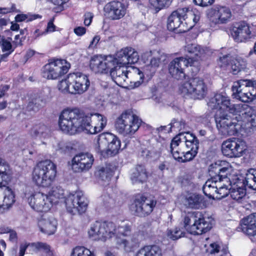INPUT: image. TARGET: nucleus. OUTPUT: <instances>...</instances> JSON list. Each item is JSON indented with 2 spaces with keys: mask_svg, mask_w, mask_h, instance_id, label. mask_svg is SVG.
Masks as SVG:
<instances>
[{
  "mask_svg": "<svg viewBox=\"0 0 256 256\" xmlns=\"http://www.w3.org/2000/svg\"><path fill=\"white\" fill-rule=\"evenodd\" d=\"M106 118L99 114H85L78 108H66L60 113L58 126L64 133L74 135L82 132L90 134L100 132L106 126Z\"/></svg>",
  "mask_w": 256,
  "mask_h": 256,
  "instance_id": "1",
  "label": "nucleus"
},
{
  "mask_svg": "<svg viewBox=\"0 0 256 256\" xmlns=\"http://www.w3.org/2000/svg\"><path fill=\"white\" fill-rule=\"evenodd\" d=\"M56 174V166L50 160L37 164L32 174V182L38 186L47 188L54 182Z\"/></svg>",
  "mask_w": 256,
  "mask_h": 256,
  "instance_id": "2",
  "label": "nucleus"
},
{
  "mask_svg": "<svg viewBox=\"0 0 256 256\" xmlns=\"http://www.w3.org/2000/svg\"><path fill=\"white\" fill-rule=\"evenodd\" d=\"M231 170L232 168L229 164L226 161L218 160L211 164L208 168L209 174L211 178L206 182L205 188L206 190L207 186H210V182L222 181L228 184L238 180L239 176L230 174Z\"/></svg>",
  "mask_w": 256,
  "mask_h": 256,
  "instance_id": "3",
  "label": "nucleus"
},
{
  "mask_svg": "<svg viewBox=\"0 0 256 256\" xmlns=\"http://www.w3.org/2000/svg\"><path fill=\"white\" fill-rule=\"evenodd\" d=\"M120 148V142L118 138L111 133L100 134L94 146L95 150L104 158L116 154Z\"/></svg>",
  "mask_w": 256,
  "mask_h": 256,
  "instance_id": "4",
  "label": "nucleus"
},
{
  "mask_svg": "<svg viewBox=\"0 0 256 256\" xmlns=\"http://www.w3.org/2000/svg\"><path fill=\"white\" fill-rule=\"evenodd\" d=\"M244 186L256 190V170H248L246 174L244 180L240 179L238 177V180L232 182L230 192L232 198L240 202L246 194Z\"/></svg>",
  "mask_w": 256,
  "mask_h": 256,
  "instance_id": "5",
  "label": "nucleus"
},
{
  "mask_svg": "<svg viewBox=\"0 0 256 256\" xmlns=\"http://www.w3.org/2000/svg\"><path fill=\"white\" fill-rule=\"evenodd\" d=\"M215 121L219 132L223 136H234L239 134L241 130L238 116L231 118L224 112H216Z\"/></svg>",
  "mask_w": 256,
  "mask_h": 256,
  "instance_id": "6",
  "label": "nucleus"
},
{
  "mask_svg": "<svg viewBox=\"0 0 256 256\" xmlns=\"http://www.w3.org/2000/svg\"><path fill=\"white\" fill-rule=\"evenodd\" d=\"M179 90L185 98L200 100L205 96L207 86L202 78L196 77L184 82Z\"/></svg>",
  "mask_w": 256,
  "mask_h": 256,
  "instance_id": "7",
  "label": "nucleus"
},
{
  "mask_svg": "<svg viewBox=\"0 0 256 256\" xmlns=\"http://www.w3.org/2000/svg\"><path fill=\"white\" fill-rule=\"evenodd\" d=\"M234 98L244 102H249L256 98V88L254 82L241 79L234 82L232 88Z\"/></svg>",
  "mask_w": 256,
  "mask_h": 256,
  "instance_id": "8",
  "label": "nucleus"
},
{
  "mask_svg": "<svg viewBox=\"0 0 256 256\" xmlns=\"http://www.w3.org/2000/svg\"><path fill=\"white\" fill-rule=\"evenodd\" d=\"M141 120L138 116L126 112L122 113L116 120L115 127L124 136H131L139 128Z\"/></svg>",
  "mask_w": 256,
  "mask_h": 256,
  "instance_id": "9",
  "label": "nucleus"
},
{
  "mask_svg": "<svg viewBox=\"0 0 256 256\" xmlns=\"http://www.w3.org/2000/svg\"><path fill=\"white\" fill-rule=\"evenodd\" d=\"M131 228L128 224H122L116 226L114 236L116 244L126 252H130L138 244V240L134 235H130Z\"/></svg>",
  "mask_w": 256,
  "mask_h": 256,
  "instance_id": "10",
  "label": "nucleus"
},
{
  "mask_svg": "<svg viewBox=\"0 0 256 256\" xmlns=\"http://www.w3.org/2000/svg\"><path fill=\"white\" fill-rule=\"evenodd\" d=\"M65 204L68 212L72 214L84 213L88 206V200L80 191L70 194L66 198Z\"/></svg>",
  "mask_w": 256,
  "mask_h": 256,
  "instance_id": "11",
  "label": "nucleus"
},
{
  "mask_svg": "<svg viewBox=\"0 0 256 256\" xmlns=\"http://www.w3.org/2000/svg\"><path fill=\"white\" fill-rule=\"evenodd\" d=\"M70 64L65 60L57 59L46 64L42 76L47 79H56L68 72Z\"/></svg>",
  "mask_w": 256,
  "mask_h": 256,
  "instance_id": "12",
  "label": "nucleus"
},
{
  "mask_svg": "<svg viewBox=\"0 0 256 256\" xmlns=\"http://www.w3.org/2000/svg\"><path fill=\"white\" fill-rule=\"evenodd\" d=\"M246 149L245 142L239 138H230L224 141L222 144L223 154L230 158L241 156Z\"/></svg>",
  "mask_w": 256,
  "mask_h": 256,
  "instance_id": "13",
  "label": "nucleus"
},
{
  "mask_svg": "<svg viewBox=\"0 0 256 256\" xmlns=\"http://www.w3.org/2000/svg\"><path fill=\"white\" fill-rule=\"evenodd\" d=\"M156 204V200L152 198L142 194L138 195L134 204V212L139 216H145L152 212Z\"/></svg>",
  "mask_w": 256,
  "mask_h": 256,
  "instance_id": "14",
  "label": "nucleus"
},
{
  "mask_svg": "<svg viewBox=\"0 0 256 256\" xmlns=\"http://www.w3.org/2000/svg\"><path fill=\"white\" fill-rule=\"evenodd\" d=\"M28 202L32 209L40 212L48 211L52 206L48 195L40 192L32 194L28 196Z\"/></svg>",
  "mask_w": 256,
  "mask_h": 256,
  "instance_id": "15",
  "label": "nucleus"
},
{
  "mask_svg": "<svg viewBox=\"0 0 256 256\" xmlns=\"http://www.w3.org/2000/svg\"><path fill=\"white\" fill-rule=\"evenodd\" d=\"M112 55H95L90 60V67L96 74H106L112 66Z\"/></svg>",
  "mask_w": 256,
  "mask_h": 256,
  "instance_id": "16",
  "label": "nucleus"
},
{
  "mask_svg": "<svg viewBox=\"0 0 256 256\" xmlns=\"http://www.w3.org/2000/svg\"><path fill=\"white\" fill-rule=\"evenodd\" d=\"M139 60L138 52L131 47H126L118 51L114 56L112 66L114 64L127 67L129 64L136 63Z\"/></svg>",
  "mask_w": 256,
  "mask_h": 256,
  "instance_id": "17",
  "label": "nucleus"
},
{
  "mask_svg": "<svg viewBox=\"0 0 256 256\" xmlns=\"http://www.w3.org/2000/svg\"><path fill=\"white\" fill-rule=\"evenodd\" d=\"M232 182L228 183L222 182H216L211 183L210 186H208V188H205V184L203 186L204 193L207 196L211 197L212 195L218 200H221L226 197L230 192V187Z\"/></svg>",
  "mask_w": 256,
  "mask_h": 256,
  "instance_id": "18",
  "label": "nucleus"
},
{
  "mask_svg": "<svg viewBox=\"0 0 256 256\" xmlns=\"http://www.w3.org/2000/svg\"><path fill=\"white\" fill-rule=\"evenodd\" d=\"M208 16L211 22L215 24H222L230 20L232 14L229 8L217 6L209 10Z\"/></svg>",
  "mask_w": 256,
  "mask_h": 256,
  "instance_id": "19",
  "label": "nucleus"
},
{
  "mask_svg": "<svg viewBox=\"0 0 256 256\" xmlns=\"http://www.w3.org/2000/svg\"><path fill=\"white\" fill-rule=\"evenodd\" d=\"M174 12L186 24V28L182 30L184 32L192 29L200 20V16L198 12L195 14L186 7L179 8Z\"/></svg>",
  "mask_w": 256,
  "mask_h": 256,
  "instance_id": "20",
  "label": "nucleus"
},
{
  "mask_svg": "<svg viewBox=\"0 0 256 256\" xmlns=\"http://www.w3.org/2000/svg\"><path fill=\"white\" fill-rule=\"evenodd\" d=\"M70 74V94H80L88 90L90 82L86 75L80 73H72Z\"/></svg>",
  "mask_w": 256,
  "mask_h": 256,
  "instance_id": "21",
  "label": "nucleus"
},
{
  "mask_svg": "<svg viewBox=\"0 0 256 256\" xmlns=\"http://www.w3.org/2000/svg\"><path fill=\"white\" fill-rule=\"evenodd\" d=\"M94 158L90 153H81L76 154L72 160V169L76 172L89 170L94 162Z\"/></svg>",
  "mask_w": 256,
  "mask_h": 256,
  "instance_id": "22",
  "label": "nucleus"
},
{
  "mask_svg": "<svg viewBox=\"0 0 256 256\" xmlns=\"http://www.w3.org/2000/svg\"><path fill=\"white\" fill-rule=\"evenodd\" d=\"M192 66L189 60L184 57L177 58L170 62L168 65L170 74L174 78L179 80L185 77L184 68L188 66Z\"/></svg>",
  "mask_w": 256,
  "mask_h": 256,
  "instance_id": "23",
  "label": "nucleus"
},
{
  "mask_svg": "<svg viewBox=\"0 0 256 256\" xmlns=\"http://www.w3.org/2000/svg\"><path fill=\"white\" fill-rule=\"evenodd\" d=\"M104 14L112 20H118L123 18L126 12V6L120 2L112 1L104 7Z\"/></svg>",
  "mask_w": 256,
  "mask_h": 256,
  "instance_id": "24",
  "label": "nucleus"
},
{
  "mask_svg": "<svg viewBox=\"0 0 256 256\" xmlns=\"http://www.w3.org/2000/svg\"><path fill=\"white\" fill-rule=\"evenodd\" d=\"M230 34L236 42H242L251 37L249 25L245 22L234 24L230 29Z\"/></svg>",
  "mask_w": 256,
  "mask_h": 256,
  "instance_id": "25",
  "label": "nucleus"
},
{
  "mask_svg": "<svg viewBox=\"0 0 256 256\" xmlns=\"http://www.w3.org/2000/svg\"><path fill=\"white\" fill-rule=\"evenodd\" d=\"M212 228V220L204 218L199 213L195 222L188 229V232L192 234H202L208 232Z\"/></svg>",
  "mask_w": 256,
  "mask_h": 256,
  "instance_id": "26",
  "label": "nucleus"
},
{
  "mask_svg": "<svg viewBox=\"0 0 256 256\" xmlns=\"http://www.w3.org/2000/svg\"><path fill=\"white\" fill-rule=\"evenodd\" d=\"M15 196L14 192L9 187L4 184L0 188V214L8 210L15 202Z\"/></svg>",
  "mask_w": 256,
  "mask_h": 256,
  "instance_id": "27",
  "label": "nucleus"
},
{
  "mask_svg": "<svg viewBox=\"0 0 256 256\" xmlns=\"http://www.w3.org/2000/svg\"><path fill=\"white\" fill-rule=\"evenodd\" d=\"M239 124L242 126L239 134L244 136L253 133L256 130V110L254 109L250 114L239 119Z\"/></svg>",
  "mask_w": 256,
  "mask_h": 256,
  "instance_id": "28",
  "label": "nucleus"
},
{
  "mask_svg": "<svg viewBox=\"0 0 256 256\" xmlns=\"http://www.w3.org/2000/svg\"><path fill=\"white\" fill-rule=\"evenodd\" d=\"M230 102V98L226 94H216L210 99L208 106L212 109L218 110L216 112H224L227 110Z\"/></svg>",
  "mask_w": 256,
  "mask_h": 256,
  "instance_id": "29",
  "label": "nucleus"
},
{
  "mask_svg": "<svg viewBox=\"0 0 256 256\" xmlns=\"http://www.w3.org/2000/svg\"><path fill=\"white\" fill-rule=\"evenodd\" d=\"M114 68L110 70V74L114 82L118 86H122L128 78L129 73L126 67L114 64Z\"/></svg>",
  "mask_w": 256,
  "mask_h": 256,
  "instance_id": "30",
  "label": "nucleus"
},
{
  "mask_svg": "<svg viewBox=\"0 0 256 256\" xmlns=\"http://www.w3.org/2000/svg\"><path fill=\"white\" fill-rule=\"evenodd\" d=\"M184 204L188 208L193 209L202 208L204 206V197L196 193H190L185 196Z\"/></svg>",
  "mask_w": 256,
  "mask_h": 256,
  "instance_id": "31",
  "label": "nucleus"
},
{
  "mask_svg": "<svg viewBox=\"0 0 256 256\" xmlns=\"http://www.w3.org/2000/svg\"><path fill=\"white\" fill-rule=\"evenodd\" d=\"M30 136L34 138L40 140L43 144H46L44 141L50 137V130L46 126L39 124L34 126L29 132Z\"/></svg>",
  "mask_w": 256,
  "mask_h": 256,
  "instance_id": "32",
  "label": "nucleus"
},
{
  "mask_svg": "<svg viewBox=\"0 0 256 256\" xmlns=\"http://www.w3.org/2000/svg\"><path fill=\"white\" fill-rule=\"evenodd\" d=\"M106 222H96L92 224L88 232V235L94 240H100L105 242Z\"/></svg>",
  "mask_w": 256,
  "mask_h": 256,
  "instance_id": "33",
  "label": "nucleus"
},
{
  "mask_svg": "<svg viewBox=\"0 0 256 256\" xmlns=\"http://www.w3.org/2000/svg\"><path fill=\"white\" fill-rule=\"evenodd\" d=\"M242 230L250 236L256 235V213L244 218L240 224Z\"/></svg>",
  "mask_w": 256,
  "mask_h": 256,
  "instance_id": "34",
  "label": "nucleus"
},
{
  "mask_svg": "<svg viewBox=\"0 0 256 256\" xmlns=\"http://www.w3.org/2000/svg\"><path fill=\"white\" fill-rule=\"evenodd\" d=\"M56 220L53 217L42 218L38 222L40 230L44 234L50 235L56 231Z\"/></svg>",
  "mask_w": 256,
  "mask_h": 256,
  "instance_id": "35",
  "label": "nucleus"
},
{
  "mask_svg": "<svg viewBox=\"0 0 256 256\" xmlns=\"http://www.w3.org/2000/svg\"><path fill=\"white\" fill-rule=\"evenodd\" d=\"M184 51L190 54V58H187L192 64H194V61H198L204 56V50L200 46L195 44H190L184 47Z\"/></svg>",
  "mask_w": 256,
  "mask_h": 256,
  "instance_id": "36",
  "label": "nucleus"
},
{
  "mask_svg": "<svg viewBox=\"0 0 256 256\" xmlns=\"http://www.w3.org/2000/svg\"><path fill=\"white\" fill-rule=\"evenodd\" d=\"M252 108L245 104H232L230 102L227 110L231 114L238 115V119H242L247 114H250L253 112Z\"/></svg>",
  "mask_w": 256,
  "mask_h": 256,
  "instance_id": "37",
  "label": "nucleus"
},
{
  "mask_svg": "<svg viewBox=\"0 0 256 256\" xmlns=\"http://www.w3.org/2000/svg\"><path fill=\"white\" fill-rule=\"evenodd\" d=\"M148 177V172L144 166L138 165L132 170L130 178L133 184H142L146 181Z\"/></svg>",
  "mask_w": 256,
  "mask_h": 256,
  "instance_id": "38",
  "label": "nucleus"
},
{
  "mask_svg": "<svg viewBox=\"0 0 256 256\" xmlns=\"http://www.w3.org/2000/svg\"><path fill=\"white\" fill-rule=\"evenodd\" d=\"M12 174L10 166L2 158H0V187L6 184L10 180Z\"/></svg>",
  "mask_w": 256,
  "mask_h": 256,
  "instance_id": "39",
  "label": "nucleus"
},
{
  "mask_svg": "<svg viewBox=\"0 0 256 256\" xmlns=\"http://www.w3.org/2000/svg\"><path fill=\"white\" fill-rule=\"evenodd\" d=\"M135 256H163L162 249L156 245L146 246L140 248Z\"/></svg>",
  "mask_w": 256,
  "mask_h": 256,
  "instance_id": "40",
  "label": "nucleus"
},
{
  "mask_svg": "<svg viewBox=\"0 0 256 256\" xmlns=\"http://www.w3.org/2000/svg\"><path fill=\"white\" fill-rule=\"evenodd\" d=\"M183 134H180L174 137L170 143V151L174 158L178 162H182V156L184 151L180 152L178 146L182 143L181 136Z\"/></svg>",
  "mask_w": 256,
  "mask_h": 256,
  "instance_id": "41",
  "label": "nucleus"
},
{
  "mask_svg": "<svg viewBox=\"0 0 256 256\" xmlns=\"http://www.w3.org/2000/svg\"><path fill=\"white\" fill-rule=\"evenodd\" d=\"M167 26L170 31H173L178 28H180V30L182 31V30L186 28V24L176 14L172 12L168 18Z\"/></svg>",
  "mask_w": 256,
  "mask_h": 256,
  "instance_id": "42",
  "label": "nucleus"
},
{
  "mask_svg": "<svg viewBox=\"0 0 256 256\" xmlns=\"http://www.w3.org/2000/svg\"><path fill=\"white\" fill-rule=\"evenodd\" d=\"M41 253L42 256H54L53 250L50 245L45 242H36L26 244Z\"/></svg>",
  "mask_w": 256,
  "mask_h": 256,
  "instance_id": "43",
  "label": "nucleus"
},
{
  "mask_svg": "<svg viewBox=\"0 0 256 256\" xmlns=\"http://www.w3.org/2000/svg\"><path fill=\"white\" fill-rule=\"evenodd\" d=\"M186 150L197 152L198 148V141L193 134H186V136H182Z\"/></svg>",
  "mask_w": 256,
  "mask_h": 256,
  "instance_id": "44",
  "label": "nucleus"
},
{
  "mask_svg": "<svg viewBox=\"0 0 256 256\" xmlns=\"http://www.w3.org/2000/svg\"><path fill=\"white\" fill-rule=\"evenodd\" d=\"M52 204L58 202V200L64 197V190L60 186L52 187L47 194Z\"/></svg>",
  "mask_w": 256,
  "mask_h": 256,
  "instance_id": "45",
  "label": "nucleus"
},
{
  "mask_svg": "<svg viewBox=\"0 0 256 256\" xmlns=\"http://www.w3.org/2000/svg\"><path fill=\"white\" fill-rule=\"evenodd\" d=\"M205 247L207 253L216 255V256H223L226 254V250L221 249L220 246L217 242H212L208 246L205 244Z\"/></svg>",
  "mask_w": 256,
  "mask_h": 256,
  "instance_id": "46",
  "label": "nucleus"
},
{
  "mask_svg": "<svg viewBox=\"0 0 256 256\" xmlns=\"http://www.w3.org/2000/svg\"><path fill=\"white\" fill-rule=\"evenodd\" d=\"M246 68V61L240 58H234L230 66V68L232 70L234 74H238L240 72L244 69Z\"/></svg>",
  "mask_w": 256,
  "mask_h": 256,
  "instance_id": "47",
  "label": "nucleus"
},
{
  "mask_svg": "<svg viewBox=\"0 0 256 256\" xmlns=\"http://www.w3.org/2000/svg\"><path fill=\"white\" fill-rule=\"evenodd\" d=\"M0 46L3 52H6L2 55V58L7 57L14 51L16 46L13 47L10 42L6 40L4 36H0Z\"/></svg>",
  "mask_w": 256,
  "mask_h": 256,
  "instance_id": "48",
  "label": "nucleus"
},
{
  "mask_svg": "<svg viewBox=\"0 0 256 256\" xmlns=\"http://www.w3.org/2000/svg\"><path fill=\"white\" fill-rule=\"evenodd\" d=\"M71 74H69L66 78L60 81L58 84V88L59 90L64 94L70 93L71 90Z\"/></svg>",
  "mask_w": 256,
  "mask_h": 256,
  "instance_id": "49",
  "label": "nucleus"
},
{
  "mask_svg": "<svg viewBox=\"0 0 256 256\" xmlns=\"http://www.w3.org/2000/svg\"><path fill=\"white\" fill-rule=\"evenodd\" d=\"M166 235L168 238L174 240L184 236V232L182 228L176 227L168 229L166 232Z\"/></svg>",
  "mask_w": 256,
  "mask_h": 256,
  "instance_id": "50",
  "label": "nucleus"
},
{
  "mask_svg": "<svg viewBox=\"0 0 256 256\" xmlns=\"http://www.w3.org/2000/svg\"><path fill=\"white\" fill-rule=\"evenodd\" d=\"M199 212H188L186 214L184 218V228L188 232V229L191 226L192 222H195Z\"/></svg>",
  "mask_w": 256,
  "mask_h": 256,
  "instance_id": "51",
  "label": "nucleus"
},
{
  "mask_svg": "<svg viewBox=\"0 0 256 256\" xmlns=\"http://www.w3.org/2000/svg\"><path fill=\"white\" fill-rule=\"evenodd\" d=\"M44 104V102L40 97H36L29 102L27 108L30 111L36 112L43 106Z\"/></svg>",
  "mask_w": 256,
  "mask_h": 256,
  "instance_id": "52",
  "label": "nucleus"
},
{
  "mask_svg": "<svg viewBox=\"0 0 256 256\" xmlns=\"http://www.w3.org/2000/svg\"><path fill=\"white\" fill-rule=\"evenodd\" d=\"M70 256H94L90 250L84 246H76L71 253Z\"/></svg>",
  "mask_w": 256,
  "mask_h": 256,
  "instance_id": "53",
  "label": "nucleus"
},
{
  "mask_svg": "<svg viewBox=\"0 0 256 256\" xmlns=\"http://www.w3.org/2000/svg\"><path fill=\"white\" fill-rule=\"evenodd\" d=\"M113 174L112 170L108 166L102 167L97 172V175L102 180H108Z\"/></svg>",
  "mask_w": 256,
  "mask_h": 256,
  "instance_id": "54",
  "label": "nucleus"
},
{
  "mask_svg": "<svg viewBox=\"0 0 256 256\" xmlns=\"http://www.w3.org/2000/svg\"><path fill=\"white\" fill-rule=\"evenodd\" d=\"M173 0H150V4L158 10L170 5Z\"/></svg>",
  "mask_w": 256,
  "mask_h": 256,
  "instance_id": "55",
  "label": "nucleus"
},
{
  "mask_svg": "<svg viewBox=\"0 0 256 256\" xmlns=\"http://www.w3.org/2000/svg\"><path fill=\"white\" fill-rule=\"evenodd\" d=\"M105 226L108 228L105 230V241H106L114 236L116 225L112 222H106Z\"/></svg>",
  "mask_w": 256,
  "mask_h": 256,
  "instance_id": "56",
  "label": "nucleus"
},
{
  "mask_svg": "<svg viewBox=\"0 0 256 256\" xmlns=\"http://www.w3.org/2000/svg\"><path fill=\"white\" fill-rule=\"evenodd\" d=\"M234 58L230 54H226L220 57L219 60L220 66V67L228 68Z\"/></svg>",
  "mask_w": 256,
  "mask_h": 256,
  "instance_id": "57",
  "label": "nucleus"
},
{
  "mask_svg": "<svg viewBox=\"0 0 256 256\" xmlns=\"http://www.w3.org/2000/svg\"><path fill=\"white\" fill-rule=\"evenodd\" d=\"M197 152L186 150L182 156V162H183L192 160L197 154Z\"/></svg>",
  "mask_w": 256,
  "mask_h": 256,
  "instance_id": "58",
  "label": "nucleus"
},
{
  "mask_svg": "<svg viewBox=\"0 0 256 256\" xmlns=\"http://www.w3.org/2000/svg\"><path fill=\"white\" fill-rule=\"evenodd\" d=\"M134 74L136 77L140 79L139 80L134 82V87H138L143 82L144 75L138 68L134 70Z\"/></svg>",
  "mask_w": 256,
  "mask_h": 256,
  "instance_id": "59",
  "label": "nucleus"
},
{
  "mask_svg": "<svg viewBox=\"0 0 256 256\" xmlns=\"http://www.w3.org/2000/svg\"><path fill=\"white\" fill-rule=\"evenodd\" d=\"M160 61V54L158 52H154V56L150 60V64L152 66L157 67L159 66Z\"/></svg>",
  "mask_w": 256,
  "mask_h": 256,
  "instance_id": "60",
  "label": "nucleus"
},
{
  "mask_svg": "<svg viewBox=\"0 0 256 256\" xmlns=\"http://www.w3.org/2000/svg\"><path fill=\"white\" fill-rule=\"evenodd\" d=\"M104 204L106 206H112L114 205V200L109 196L104 195L102 197Z\"/></svg>",
  "mask_w": 256,
  "mask_h": 256,
  "instance_id": "61",
  "label": "nucleus"
},
{
  "mask_svg": "<svg viewBox=\"0 0 256 256\" xmlns=\"http://www.w3.org/2000/svg\"><path fill=\"white\" fill-rule=\"evenodd\" d=\"M214 0H194V2L198 6H207L211 5Z\"/></svg>",
  "mask_w": 256,
  "mask_h": 256,
  "instance_id": "62",
  "label": "nucleus"
},
{
  "mask_svg": "<svg viewBox=\"0 0 256 256\" xmlns=\"http://www.w3.org/2000/svg\"><path fill=\"white\" fill-rule=\"evenodd\" d=\"M56 26L54 25L53 20H50L48 22L46 30L42 32L40 34H46V32H51L55 30Z\"/></svg>",
  "mask_w": 256,
  "mask_h": 256,
  "instance_id": "63",
  "label": "nucleus"
},
{
  "mask_svg": "<svg viewBox=\"0 0 256 256\" xmlns=\"http://www.w3.org/2000/svg\"><path fill=\"white\" fill-rule=\"evenodd\" d=\"M74 32L78 36H82L86 34V28L83 26H78L74 28Z\"/></svg>",
  "mask_w": 256,
  "mask_h": 256,
  "instance_id": "64",
  "label": "nucleus"
}]
</instances>
